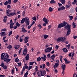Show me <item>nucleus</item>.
<instances>
[{"label":"nucleus","instance_id":"obj_1","mask_svg":"<svg viewBox=\"0 0 77 77\" xmlns=\"http://www.w3.org/2000/svg\"><path fill=\"white\" fill-rule=\"evenodd\" d=\"M9 57L7 54H5V53H2L1 54V60H3L4 62H6L7 63L9 62L11 60V59H9Z\"/></svg>","mask_w":77,"mask_h":77},{"label":"nucleus","instance_id":"obj_2","mask_svg":"<svg viewBox=\"0 0 77 77\" xmlns=\"http://www.w3.org/2000/svg\"><path fill=\"white\" fill-rule=\"evenodd\" d=\"M26 23V25H29V19L28 17H25V18H23L21 21H20V23L22 24L25 22Z\"/></svg>","mask_w":77,"mask_h":77},{"label":"nucleus","instance_id":"obj_3","mask_svg":"<svg viewBox=\"0 0 77 77\" xmlns=\"http://www.w3.org/2000/svg\"><path fill=\"white\" fill-rule=\"evenodd\" d=\"M10 12V10L9 9H8V10L7 11V13L8 15L7 16H14V15H17V14L16 12H12L10 13H9V12Z\"/></svg>","mask_w":77,"mask_h":77},{"label":"nucleus","instance_id":"obj_4","mask_svg":"<svg viewBox=\"0 0 77 77\" xmlns=\"http://www.w3.org/2000/svg\"><path fill=\"white\" fill-rule=\"evenodd\" d=\"M67 24V23H66L65 22H63V23L59 24L58 26V28L59 29H60L62 27H63L64 26H65V25H66Z\"/></svg>","mask_w":77,"mask_h":77},{"label":"nucleus","instance_id":"obj_5","mask_svg":"<svg viewBox=\"0 0 77 77\" xmlns=\"http://www.w3.org/2000/svg\"><path fill=\"white\" fill-rule=\"evenodd\" d=\"M25 48V49L23 50V55L24 56H26V54H27V46H24Z\"/></svg>","mask_w":77,"mask_h":77},{"label":"nucleus","instance_id":"obj_6","mask_svg":"<svg viewBox=\"0 0 77 77\" xmlns=\"http://www.w3.org/2000/svg\"><path fill=\"white\" fill-rule=\"evenodd\" d=\"M53 49V48H45V52L46 53H50L51 51V50Z\"/></svg>","mask_w":77,"mask_h":77},{"label":"nucleus","instance_id":"obj_7","mask_svg":"<svg viewBox=\"0 0 77 77\" xmlns=\"http://www.w3.org/2000/svg\"><path fill=\"white\" fill-rule=\"evenodd\" d=\"M67 3H68V5H66V9H68V8H69L71 6V2H70V1H69V2H67Z\"/></svg>","mask_w":77,"mask_h":77},{"label":"nucleus","instance_id":"obj_8","mask_svg":"<svg viewBox=\"0 0 77 77\" xmlns=\"http://www.w3.org/2000/svg\"><path fill=\"white\" fill-rule=\"evenodd\" d=\"M40 72L41 76H44L46 74V71L45 70H43L42 71H41Z\"/></svg>","mask_w":77,"mask_h":77},{"label":"nucleus","instance_id":"obj_9","mask_svg":"<svg viewBox=\"0 0 77 77\" xmlns=\"http://www.w3.org/2000/svg\"><path fill=\"white\" fill-rule=\"evenodd\" d=\"M65 28L66 29H67V30H71V26L70 25H69V24H67V25H66L65 26Z\"/></svg>","mask_w":77,"mask_h":77},{"label":"nucleus","instance_id":"obj_10","mask_svg":"<svg viewBox=\"0 0 77 77\" xmlns=\"http://www.w3.org/2000/svg\"><path fill=\"white\" fill-rule=\"evenodd\" d=\"M14 24V23H13L12 20H10V28L11 29H12L13 28V26Z\"/></svg>","mask_w":77,"mask_h":77},{"label":"nucleus","instance_id":"obj_11","mask_svg":"<svg viewBox=\"0 0 77 77\" xmlns=\"http://www.w3.org/2000/svg\"><path fill=\"white\" fill-rule=\"evenodd\" d=\"M44 56V57H41V59H42V60H43L44 61H45L46 60V57H47V56H46V55H44V56Z\"/></svg>","mask_w":77,"mask_h":77},{"label":"nucleus","instance_id":"obj_12","mask_svg":"<svg viewBox=\"0 0 77 77\" xmlns=\"http://www.w3.org/2000/svg\"><path fill=\"white\" fill-rule=\"evenodd\" d=\"M61 67L63 71L65 70L66 68V65L65 64H62Z\"/></svg>","mask_w":77,"mask_h":77},{"label":"nucleus","instance_id":"obj_13","mask_svg":"<svg viewBox=\"0 0 77 77\" xmlns=\"http://www.w3.org/2000/svg\"><path fill=\"white\" fill-rule=\"evenodd\" d=\"M43 20L46 23V24H48V19H46L45 17H44L43 19Z\"/></svg>","mask_w":77,"mask_h":77},{"label":"nucleus","instance_id":"obj_14","mask_svg":"<svg viewBox=\"0 0 77 77\" xmlns=\"http://www.w3.org/2000/svg\"><path fill=\"white\" fill-rule=\"evenodd\" d=\"M27 32V30H26L24 27L22 28V32L23 33H26Z\"/></svg>","mask_w":77,"mask_h":77},{"label":"nucleus","instance_id":"obj_15","mask_svg":"<svg viewBox=\"0 0 77 77\" xmlns=\"http://www.w3.org/2000/svg\"><path fill=\"white\" fill-rule=\"evenodd\" d=\"M20 47V45H16L15 46L14 48L15 50H17Z\"/></svg>","mask_w":77,"mask_h":77},{"label":"nucleus","instance_id":"obj_16","mask_svg":"<svg viewBox=\"0 0 77 77\" xmlns=\"http://www.w3.org/2000/svg\"><path fill=\"white\" fill-rule=\"evenodd\" d=\"M59 65V64L58 63H55V64L54 65V66L53 67L54 68H57V66H58Z\"/></svg>","mask_w":77,"mask_h":77},{"label":"nucleus","instance_id":"obj_17","mask_svg":"<svg viewBox=\"0 0 77 77\" xmlns=\"http://www.w3.org/2000/svg\"><path fill=\"white\" fill-rule=\"evenodd\" d=\"M64 53H67L68 52V50L66 48H63L62 49Z\"/></svg>","mask_w":77,"mask_h":77},{"label":"nucleus","instance_id":"obj_18","mask_svg":"<svg viewBox=\"0 0 77 77\" xmlns=\"http://www.w3.org/2000/svg\"><path fill=\"white\" fill-rule=\"evenodd\" d=\"M25 59L26 60H29V54H27V55L25 57Z\"/></svg>","mask_w":77,"mask_h":77},{"label":"nucleus","instance_id":"obj_19","mask_svg":"<svg viewBox=\"0 0 77 77\" xmlns=\"http://www.w3.org/2000/svg\"><path fill=\"white\" fill-rule=\"evenodd\" d=\"M12 48V46L11 45H9L8 47H7V48H8L9 49V50H10V49Z\"/></svg>","mask_w":77,"mask_h":77},{"label":"nucleus","instance_id":"obj_20","mask_svg":"<svg viewBox=\"0 0 77 77\" xmlns=\"http://www.w3.org/2000/svg\"><path fill=\"white\" fill-rule=\"evenodd\" d=\"M50 3H51V4H54L56 3L55 1H54V0H51V2H49Z\"/></svg>","mask_w":77,"mask_h":77},{"label":"nucleus","instance_id":"obj_21","mask_svg":"<svg viewBox=\"0 0 77 77\" xmlns=\"http://www.w3.org/2000/svg\"><path fill=\"white\" fill-rule=\"evenodd\" d=\"M55 57V56L54 54H53V55L51 56V59L53 60H54V58Z\"/></svg>","mask_w":77,"mask_h":77},{"label":"nucleus","instance_id":"obj_22","mask_svg":"<svg viewBox=\"0 0 77 77\" xmlns=\"http://www.w3.org/2000/svg\"><path fill=\"white\" fill-rule=\"evenodd\" d=\"M71 30H68L67 32V33L66 35L67 36L68 35L70 34V33H71Z\"/></svg>","mask_w":77,"mask_h":77},{"label":"nucleus","instance_id":"obj_23","mask_svg":"<svg viewBox=\"0 0 77 77\" xmlns=\"http://www.w3.org/2000/svg\"><path fill=\"white\" fill-rule=\"evenodd\" d=\"M73 25V28H75L76 27V25H75V23L74 22H73L72 23Z\"/></svg>","mask_w":77,"mask_h":77},{"label":"nucleus","instance_id":"obj_24","mask_svg":"<svg viewBox=\"0 0 77 77\" xmlns=\"http://www.w3.org/2000/svg\"><path fill=\"white\" fill-rule=\"evenodd\" d=\"M48 37V35L46 34L44 35V38L45 39H46Z\"/></svg>","mask_w":77,"mask_h":77},{"label":"nucleus","instance_id":"obj_25","mask_svg":"<svg viewBox=\"0 0 77 77\" xmlns=\"http://www.w3.org/2000/svg\"><path fill=\"white\" fill-rule=\"evenodd\" d=\"M62 37H60V38H58L57 39V42H60L62 41Z\"/></svg>","mask_w":77,"mask_h":77},{"label":"nucleus","instance_id":"obj_26","mask_svg":"<svg viewBox=\"0 0 77 77\" xmlns=\"http://www.w3.org/2000/svg\"><path fill=\"white\" fill-rule=\"evenodd\" d=\"M61 3L64 5L65 3V0H60Z\"/></svg>","mask_w":77,"mask_h":77},{"label":"nucleus","instance_id":"obj_27","mask_svg":"<svg viewBox=\"0 0 77 77\" xmlns=\"http://www.w3.org/2000/svg\"><path fill=\"white\" fill-rule=\"evenodd\" d=\"M66 38L65 37H62V42H65L64 41L66 40Z\"/></svg>","mask_w":77,"mask_h":77},{"label":"nucleus","instance_id":"obj_28","mask_svg":"<svg viewBox=\"0 0 77 77\" xmlns=\"http://www.w3.org/2000/svg\"><path fill=\"white\" fill-rule=\"evenodd\" d=\"M53 11V9L51 7H50L49 8V11L50 12H51Z\"/></svg>","mask_w":77,"mask_h":77},{"label":"nucleus","instance_id":"obj_29","mask_svg":"<svg viewBox=\"0 0 77 77\" xmlns=\"http://www.w3.org/2000/svg\"><path fill=\"white\" fill-rule=\"evenodd\" d=\"M42 59V57L40 58V57H38L37 59V61H40Z\"/></svg>","mask_w":77,"mask_h":77},{"label":"nucleus","instance_id":"obj_30","mask_svg":"<svg viewBox=\"0 0 77 77\" xmlns=\"http://www.w3.org/2000/svg\"><path fill=\"white\" fill-rule=\"evenodd\" d=\"M16 26L19 27L20 26V24H19L17 22L16 23Z\"/></svg>","mask_w":77,"mask_h":77},{"label":"nucleus","instance_id":"obj_31","mask_svg":"<svg viewBox=\"0 0 77 77\" xmlns=\"http://www.w3.org/2000/svg\"><path fill=\"white\" fill-rule=\"evenodd\" d=\"M12 31H10V32H9L8 36H11V35L12 34Z\"/></svg>","mask_w":77,"mask_h":77},{"label":"nucleus","instance_id":"obj_32","mask_svg":"<svg viewBox=\"0 0 77 77\" xmlns=\"http://www.w3.org/2000/svg\"><path fill=\"white\" fill-rule=\"evenodd\" d=\"M69 20H71L73 19V16H69Z\"/></svg>","mask_w":77,"mask_h":77},{"label":"nucleus","instance_id":"obj_33","mask_svg":"<svg viewBox=\"0 0 77 77\" xmlns=\"http://www.w3.org/2000/svg\"><path fill=\"white\" fill-rule=\"evenodd\" d=\"M2 68H3L4 69H6L8 68V66H7L5 65Z\"/></svg>","mask_w":77,"mask_h":77},{"label":"nucleus","instance_id":"obj_34","mask_svg":"<svg viewBox=\"0 0 77 77\" xmlns=\"http://www.w3.org/2000/svg\"><path fill=\"white\" fill-rule=\"evenodd\" d=\"M66 47H67V49L68 50L69 49V48H70V44H69L68 45H66Z\"/></svg>","mask_w":77,"mask_h":77},{"label":"nucleus","instance_id":"obj_35","mask_svg":"<svg viewBox=\"0 0 77 77\" xmlns=\"http://www.w3.org/2000/svg\"><path fill=\"white\" fill-rule=\"evenodd\" d=\"M38 27L40 29H41L42 28V26L41 25L39 24V25H38Z\"/></svg>","mask_w":77,"mask_h":77},{"label":"nucleus","instance_id":"obj_36","mask_svg":"<svg viewBox=\"0 0 77 77\" xmlns=\"http://www.w3.org/2000/svg\"><path fill=\"white\" fill-rule=\"evenodd\" d=\"M33 63H34V62L33 61L32 62L31 61L29 62V65H32Z\"/></svg>","mask_w":77,"mask_h":77},{"label":"nucleus","instance_id":"obj_37","mask_svg":"<svg viewBox=\"0 0 77 77\" xmlns=\"http://www.w3.org/2000/svg\"><path fill=\"white\" fill-rule=\"evenodd\" d=\"M0 66H2V67H3L5 66V64L4 63H2L0 65Z\"/></svg>","mask_w":77,"mask_h":77},{"label":"nucleus","instance_id":"obj_38","mask_svg":"<svg viewBox=\"0 0 77 77\" xmlns=\"http://www.w3.org/2000/svg\"><path fill=\"white\" fill-rule=\"evenodd\" d=\"M50 64L48 62H46V66H50Z\"/></svg>","mask_w":77,"mask_h":77},{"label":"nucleus","instance_id":"obj_39","mask_svg":"<svg viewBox=\"0 0 77 77\" xmlns=\"http://www.w3.org/2000/svg\"><path fill=\"white\" fill-rule=\"evenodd\" d=\"M32 20H33L35 21H36V17L35 16L33 17L32 18Z\"/></svg>","mask_w":77,"mask_h":77},{"label":"nucleus","instance_id":"obj_40","mask_svg":"<svg viewBox=\"0 0 77 77\" xmlns=\"http://www.w3.org/2000/svg\"><path fill=\"white\" fill-rule=\"evenodd\" d=\"M54 71L55 73H57V72H58V71H57V69H54Z\"/></svg>","mask_w":77,"mask_h":77},{"label":"nucleus","instance_id":"obj_41","mask_svg":"<svg viewBox=\"0 0 77 77\" xmlns=\"http://www.w3.org/2000/svg\"><path fill=\"white\" fill-rule=\"evenodd\" d=\"M32 66H29V68H28V70H30L32 69Z\"/></svg>","mask_w":77,"mask_h":77},{"label":"nucleus","instance_id":"obj_42","mask_svg":"<svg viewBox=\"0 0 77 77\" xmlns=\"http://www.w3.org/2000/svg\"><path fill=\"white\" fill-rule=\"evenodd\" d=\"M8 2L7 1L5 2L4 3V5H8Z\"/></svg>","mask_w":77,"mask_h":77},{"label":"nucleus","instance_id":"obj_43","mask_svg":"<svg viewBox=\"0 0 77 77\" xmlns=\"http://www.w3.org/2000/svg\"><path fill=\"white\" fill-rule=\"evenodd\" d=\"M18 57L16 58L15 59V61L16 62H18Z\"/></svg>","mask_w":77,"mask_h":77},{"label":"nucleus","instance_id":"obj_44","mask_svg":"<svg viewBox=\"0 0 77 77\" xmlns=\"http://www.w3.org/2000/svg\"><path fill=\"white\" fill-rule=\"evenodd\" d=\"M22 50V48H21L19 50V54H20L21 53Z\"/></svg>","mask_w":77,"mask_h":77},{"label":"nucleus","instance_id":"obj_45","mask_svg":"<svg viewBox=\"0 0 77 77\" xmlns=\"http://www.w3.org/2000/svg\"><path fill=\"white\" fill-rule=\"evenodd\" d=\"M14 68L13 69L11 70V73L12 74H14Z\"/></svg>","mask_w":77,"mask_h":77},{"label":"nucleus","instance_id":"obj_46","mask_svg":"<svg viewBox=\"0 0 77 77\" xmlns=\"http://www.w3.org/2000/svg\"><path fill=\"white\" fill-rule=\"evenodd\" d=\"M29 39V37H26L25 38V39H24V40H28V39Z\"/></svg>","mask_w":77,"mask_h":77},{"label":"nucleus","instance_id":"obj_47","mask_svg":"<svg viewBox=\"0 0 77 77\" xmlns=\"http://www.w3.org/2000/svg\"><path fill=\"white\" fill-rule=\"evenodd\" d=\"M17 28V26H14V27L13 26V28L14 29H16Z\"/></svg>","mask_w":77,"mask_h":77},{"label":"nucleus","instance_id":"obj_48","mask_svg":"<svg viewBox=\"0 0 77 77\" xmlns=\"http://www.w3.org/2000/svg\"><path fill=\"white\" fill-rule=\"evenodd\" d=\"M25 11H23L22 13V16L23 17L25 16Z\"/></svg>","mask_w":77,"mask_h":77},{"label":"nucleus","instance_id":"obj_49","mask_svg":"<svg viewBox=\"0 0 77 77\" xmlns=\"http://www.w3.org/2000/svg\"><path fill=\"white\" fill-rule=\"evenodd\" d=\"M5 32H2L1 35H2L3 36L5 34Z\"/></svg>","mask_w":77,"mask_h":77},{"label":"nucleus","instance_id":"obj_50","mask_svg":"<svg viewBox=\"0 0 77 77\" xmlns=\"http://www.w3.org/2000/svg\"><path fill=\"white\" fill-rule=\"evenodd\" d=\"M42 65L43 66V69H44V68H45V67L46 65L45 64H43Z\"/></svg>","mask_w":77,"mask_h":77},{"label":"nucleus","instance_id":"obj_51","mask_svg":"<svg viewBox=\"0 0 77 77\" xmlns=\"http://www.w3.org/2000/svg\"><path fill=\"white\" fill-rule=\"evenodd\" d=\"M8 4H11V0H8Z\"/></svg>","mask_w":77,"mask_h":77},{"label":"nucleus","instance_id":"obj_52","mask_svg":"<svg viewBox=\"0 0 77 77\" xmlns=\"http://www.w3.org/2000/svg\"><path fill=\"white\" fill-rule=\"evenodd\" d=\"M19 41L20 42H21L23 41V38H21V37H20Z\"/></svg>","mask_w":77,"mask_h":77},{"label":"nucleus","instance_id":"obj_53","mask_svg":"<svg viewBox=\"0 0 77 77\" xmlns=\"http://www.w3.org/2000/svg\"><path fill=\"white\" fill-rule=\"evenodd\" d=\"M11 7V5H8L7 6V8L10 9Z\"/></svg>","mask_w":77,"mask_h":77},{"label":"nucleus","instance_id":"obj_54","mask_svg":"<svg viewBox=\"0 0 77 77\" xmlns=\"http://www.w3.org/2000/svg\"><path fill=\"white\" fill-rule=\"evenodd\" d=\"M7 19H4L3 20V21L4 22V23H6L7 22Z\"/></svg>","mask_w":77,"mask_h":77},{"label":"nucleus","instance_id":"obj_55","mask_svg":"<svg viewBox=\"0 0 77 77\" xmlns=\"http://www.w3.org/2000/svg\"><path fill=\"white\" fill-rule=\"evenodd\" d=\"M63 10L62 9V8H58V11L62 10Z\"/></svg>","mask_w":77,"mask_h":77},{"label":"nucleus","instance_id":"obj_56","mask_svg":"<svg viewBox=\"0 0 77 77\" xmlns=\"http://www.w3.org/2000/svg\"><path fill=\"white\" fill-rule=\"evenodd\" d=\"M17 63L18 64V66H20L22 65L21 63Z\"/></svg>","mask_w":77,"mask_h":77},{"label":"nucleus","instance_id":"obj_57","mask_svg":"<svg viewBox=\"0 0 77 77\" xmlns=\"http://www.w3.org/2000/svg\"><path fill=\"white\" fill-rule=\"evenodd\" d=\"M60 8H61V9L62 10H64V9H65V8L64 6H62V7H60Z\"/></svg>","mask_w":77,"mask_h":77},{"label":"nucleus","instance_id":"obj_58","mask_svg":"<svg viewBox=\"0 0 77 77\" xmlns=\"http://www.w3.org/2000/svg\"><path fill=\"white\" fill-rule=\"evenodd\" d=\"M23 66L26 69H28L29 68V67L28 66Z\"/></svg>","mask_w":77,"mask_h":77},{"label":"nucleus","instance_id":"obj_59","mask_svg":"<svg viewBox=\"0 0 77 77\" xmlns=\"http://www.w3.org/2000/svg\"><path fill=\"white\" fill-rule=\"evenodd\" d=\"M37 73L38 74V77H40V75L39 74V72H38Z\"/></svg>","mask_w":77,"mask_h":77},{"label":"nucleus","instance_id":"obj_60","mask_svg":"<svg viewBox=\"0 0 77 77\" xmlns=\"http://www.w3.org/2000/svg\"><path fill=\"white\" fill-rule=\"evenodd\" d=\"M70 61H68V60L65 62V63L66 64H69L70 63Z\"/></svg>","mask_w":77,"mask_h":77},{"label":"nucleus","instance_id":"obj_61","mask_svg":"<svg viewBox=\"0 0 77 77\" xmlns=\"http://www.w3.org/2000/svg\"><path fill=\"white\" fill-rule=\"evenodd\" d=\"M24 41H25V43H26L28 42V40H24Z\"/></svg>","mask_w":77,"mask_h":77},{"label":"nucleus","instance_id":"obj_62","mask_svg":"<svg viewBox=\"0 0 77 77\" xmlns=\"http://www.w3.org/2000/svg\"><path fill=\"white\" fill-rule=\"evenodd\" d=\"M19 37V35H17V36L16 37V40H17Z\"/></svg>","mask_w":77,"mask_h":77},{"label":"nucleus","instance_id":"obj_63","mask_svg":"<svg viewBox=\"0 0 77 77\" xmlns=\"http://www.w3.org/2000/svg\"><path fill=\"white\" fill-rule=\"evenodd\" d=\"M17 2H18V0H14V1L13 2L14 3H17Z\"/></svg>","mask_w":77,"mask_h":77},{"label":"nucleus","instance_id":"obj_64","mask_svg":"<svg viewBox=\"0 0 77 77\" xmlns=\"http://www.w3.org/2000/svg\"><path fill=\"white\" fill-rule=\"evenodd\" d=\"M5 75H0V77H5Z\"/></svg>","mask_w":77,"mask_h":77}]
</instances>
